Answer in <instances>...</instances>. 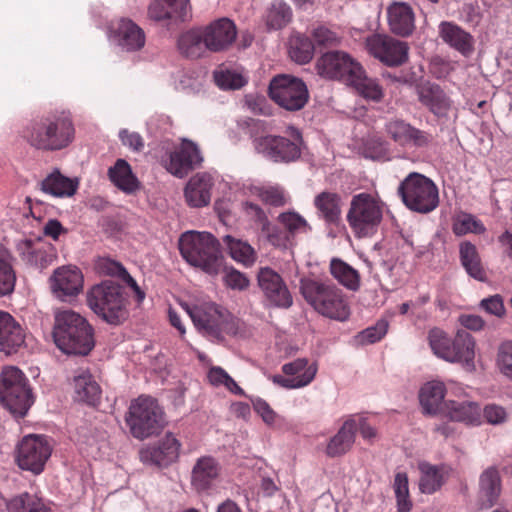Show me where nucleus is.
<instances>
[{"label":"nucleus","instance_id":"25","mask_svg":"<svg viewBox=\"0 0 512 512\" xmlns=\"http://www.w3.org/2000/svg\"><path fill=\"white\" fill-rule=\"evenodd\" d=\"M202 28L210 52L225 51L234 43L237 36L236 26L228 18L217 19Z\"/></svg>","mask_w":512,"mask_h":512},{"label":"nucleus","instance_id":"46","mask_svg":"<svg viewBox=\"0 0 512 512\" xmlns=\"http://www.w3.org/2000/svg\"><path fill=\"white\" fill-rule=\"evenodd\" d=\"M291 19V8L282 0L273 1L265 15V23L269 30L282 29Z\"/></svg>","mask_w":512,"mask_h":512},{"label":"nucleus","instance_id":"51","mask_svg":"<svg viewBox=\"0 0 512 512\" xmlns=\"http://www.w3.org/2000/svg\"><path fill=\"white\" fill-rule=\"evenodd\" d=\"M278 223L286 230L292 240L297 235L310 232L311 226L306 219L294 211L280 213L277 217Z\"/></svg>","mask_w":512,"mask_h":512},{"label":"nucleus","instance_id":"20","mask_svg":"<svg viewBox=\"0 0 512 512\" xmlns=\"http://www.w3.org/2000/svg\"><path fill=\"white\" fill-rule=\"evenodd\" d=\"M257 280L266 300L271 305L282 308L292 305L291 294L277 272L269 267H263L258 272Z\"/></svg>","mask_w":512,"mask_h":512},{"label":"nucleus","instance_id":"4","mask_svg":"<svg viewBox=\"0 0 512 512\" xmlns=\"http://www.w3.org/2000/svg\"><path fill=\"white\" fill-rule=\"evenodd\" d=\"M300 290L304 299L321 315L338 321L348 319L350 309L345 295L332 282L303 278Z\"/></svg>","mask_w":512,"mask_h":512},{"label":"nucleus","instance_id":"2","mask_svg":"<svg viewBox=\"0 0 512 512\" xmlns=\"http://www.w3.org/2000/svg\"><path fill=\"white\" fill-rule=\"evenodd\" d=\"M53 337L57 347L67 354L87 355L94 347L92 327L72 310L56 314Z\"/></svg>","mask_w":512,"mask_h":512},{"label":"nucleus","instance_id":"8","mask_svg":"<svg viewBox=\"0 0 512 512\" xmlns=\"http://www.w3.org/2000/svg\"><path fill=\"white\" fill-rule=\"evenodd\" d=\"M88 307L109 324H119L126 315L122 287L104 280L93 285L86 294Z\"/></svg>","mask_w":512,"mask_h":512},{"label":"nucleus","instance_id":"21","mask_svg":"<svg viewBox=\"0 0 512 512\" xmlns=\"http://www.w3.org/2000/svg\"><path fill=\"white\" fill-rule=\"evenodd\" d=\"M147 13L149 19L166 25L185 22L191 18L190 0H153Z\"/></svg>","mask_w":512,"mask_h":512},{"label":"nucleus","instance_id":"44","mask_svg":"<svg viewBox=\"0 0 512 512\" xmlns=\"http://www.w3.org/2000/svg\"><path fill=\"white\" fill-rule=\"evenodd\" d=\"M348 85L354 87L355 90L365 99L380 101L383 97V89L379 85L378 81L374 78L368 77L362 66L359 68V72L350 80Z\"/></svg>","mask_w":512,"mask_h":512},{"label":"nucleus","instance_id":"53","mask_svg":"<svg viewBox=\"0 0 512 512\" xmlns=\"http://www.w3.org/2000/svg\"><path fill=\"white\" fill-rule=\"evenodd\" d=\"M209 383L216 388H225L230 393L245 396L244 390L235 382V380L220 366H213L207 374Z\"/></svg>","mask_w":512,"mask_h":512},{"label":"nucleus","instance_id":"29","mask_svg":"<svg viewBox=\"0 0 512 512\" xmlns=\"http://www.w3.org/2000/svg\"><path fill=\"white\" fill-rule=\"evenodd\" d=\"M24 341L25 333L21 325L9 313L0 311V351L11 354Z\"/></svg>","mask_w":512,"mask_h":512},{"label":"nucleus","instance_id":"61","mask_svg":"<svg viewBox=\"0 0 512 512\" xmlns=\"http://www.w3.org/2000/svg\"><path fill=\"white\" fill-rule=\"evenodd\" d=\"M315 44L319 46H334L340 42V37L325 25H318L311 30Z\"/></svg>","mask_w":512,"mask_h":512},{"label":"nucleus","instance_id":"45","mask_svg":"<svg viewBox=\"0 0 512 512\" xmlns=\"http://www.w3.org/2000/svg\"><path fill=\"white\" fill-rule=\"evenodd\" d=\"M224 244L227 246L230 256L244 266H251L256 260V252L254 248L246 241L226 235L223 238Z\"/></svg>","mask_w":512,"mask_h":512},{"label":"nucleus","instance_id":"1","mask_svg":"<svg viewBox=\"0 0 512 512\" xmlns=\"http://www.w3.org/2000/svg\"><path fill=\"white\" fill-rule=\"evenodd\" d=\"M24 133L36 149L58 151L72 143L75 128L69 112L55 111L32 121Z\"/></svg>","mask_w":512,"mask_h":512},{"label":"nucleus","instance_id":"63","mask_svg":"<svg viewBox=\"0 0 512 512\" xmlns=\"http://www.w3.org/2000/svg\"><path fill=\"white\" fill-rule=\"evenodd\" d=\"M242 210L250 220L261 226V228L267 226L269 222L268 217L258 204L249 200L244 201L242 203Z\"/></svg>","mask_w":512,"mask_h":512},{"label":"nucleus","instance_id":"34","mask_svg":"<svg viewBox=\"0 0 512 512\" xmlns=\"http://www.w3.org/2000/svg\"><path fill=\"white\" fill-rule=\"evenodd\" d=\"M220 465L211 456H202L197 459L191 473V483L197 491L209 489L218 478Z\"/></svg>","mask_w":512,"mask_h":512},{"label":"nucleus","instance_id":"56","mask_svg":"<svg viewBox=\"0 0 512 512\" xmlns=\"http://www.w3.org/2000/svg\"><path fill=\"white\" fill-rule=\"evenodd\" d=\"M94 270L100 276L116 277L120 280L127 272L120 262L109 257H98L94 262Z\"/></svg>","mask_w":512,"mask_h":512},{"label":"nucleus","instance_id":"41","mask_svg":"<svg viewBox=\"0 0 512 512\" xmlns=\"http://www.w3.org/2000/svg\"><path fill=\"white\" fill-rule=\"evenodd\" d=\"M77 186V181L62 175L58 170H54L41 182L42 191L54 197H70L75 194Z\"/></svg>","mask_w":512,"mask_h":512},{"label":"nucleus","instance_id":"38","mask_svg":"<svg viewBox=\"0 0 512 512\" xmlns=\"http://www.w3.org/2000/svg\"><path fill=\"white\" fill-rule=\"evenodd\" d=\"M356 431L357 419L354 417L347 419L337 434L330 439L326 447L327 455L336 457L349 451L355 441Z\"/></svg>","mask_w":512,"mask_h":512},{"label":"nucleus","instance_id":"60","mask_svg":"<svg viewBox=\"0 0 512 512\" xmlns=\"http://www.w3.org/2000/svg\"><path fill=\"white\" fill-rule=\"evenodd\" d=\"M507 419V410L501 405L490 403L482 408V423L497 426L505 423Z\"/></svg>","mask_w":512,"mask_h":512},{"label":"nucleus","instance_id":"36","mask_svg":"<svg viewBox=\"0 0 512 512\" xmlns=\"http://www.w3.org/2000/svg\"><path fill=\"white\" fill-rule=\"evenodd\" d=\"M388 23L390 29L398 35L407 36L414 29V13L409 5L395 2L388 8Z\"/></svg>","mask_w":512,"mask_h":512},{"label":"nucleus","instance_id":"58","mask_svg":"<svg viewBox=\"0 0 512 512\" xmlns=\"http://www.w3.org/2000/svg\"><path fill=\"white\" fill-rule=\"evenodd\" d=\"M253 193L262 202L272 206H281L286 202L285 192L278 186L255 187Z\"/></svg>","mask_w":512,"mask_h":512},{"label":"nucleus","instance_id":"57","mask_svg":"<svg viewBox=\"0 0 512 512\" xmlns=\"http://www.w3.org/2000/svg\"><path fill=\"white\" fill-rule=\"evenodd\" d=\"M261 230L266 236L268 242L277 248L286 249L292 245L293 240L284 228L281 229L268 222L267 226H263Z\"/></svg>","mask_w":512,"mask_h":512},{"label":"nucleus","instance_id":"50","mask_svg":"<svg viewBox=\"0 0 512 512\" xmlns=\"http://www.w3.org/2000/svg\"><path fill=\"white\" fill-rule=\"evenodd\" d=\"M480 492L493 505L501 493V479L495 467H489L480 476Z\"/></svg>","mask_w":512,"mask_h":512},{"label":"nucleus","instance_id":"43","mask_svg":"<svg viewBox=\"0 0 512 512\" xmlns=\"http://www.w3.org/2000/svg\"><path fill=\"white\" fill-rule=\"evenodd\" d=\"M5 507L7 512H52L42 498L28 492L6 499Z\"/></svg>","mask_w":512,"mask_h":512},{"label":"nucleus","instance_id":"7","mask_svg":"<svg viewBox=\"0 0 512 512\" xmlns=\"http://www.w3.org/2000/svg\"><path fill=\"white\" fill-rule=\"evenodd\" d=\"M385 203L376 195L362 192L354 195L347 212V222L358 238L371 237L380 226Z\"/></svg>","mask_w":512,"mask_h":512},{"label":"nucleus","instance_id":"16","mask_svg":"<svg viewBox=\"0 0 512 512\" xmlns=\"http://www.w3.org/2000/svg\"><path fill=\"white\" fill-rule=\"evenodd\" d=\"M365 46L369 54L387 66H399L408 59V46L405 42L384 34L367 37Z\"/></svg>","mask_w":512,"mask_h":512},{"label":"nucleus","instance_id":"62","mask_svg":"<svg viewBox=\"0 0 512 512\" xmlns=\"http://www.w3.org/2000/svg\"><path fill=\"white\" fill-rule=\"evenodd\" d=\"M119 139L123 146L127 147L133 152H140L144 148L143 137L135 131L128 129H121L118 133Z\"/></svg>","mask_w":512,"mask_h":512},{"label":"nucleus","instance_id":"59","mask_svg":"<svg viewBox=\"0 0 512 512\" xmlns=\"http://www.w3.org/2000/svg\"><path fill=\"white\" fill-rule=\"evenodd\" d=\"M388 330V323L384 320L378 321L374 326L368 327L357 335L360 344H373L382 339Z\"/></svg>","mask_w":512,"mask_h":512},{"label":"nucleus","instance_id":"19","mask_svg":"<svg viewBox=\"0 0 512 512\" xmlns=\"http://www.w3.org/2000/svg\"><path fill=\"white\" fill-rule=\"evenodd\" d=\"M385 132L389 138L402 147L426 148L432 142L431 134L400 118L388 120L385 124Z\"/></svg>","mask_w":512,"mask_h":512},{"label":"nucleus","instance_id":"37","mask_svg":"<svg viewBox=\"0 0 512 512\" xmlns=\"http://www.w3.org/2000/svg\"><path fill=\"white\" fill-rule=\"evenodd\" d=\"M419 489L424 494H433L439 490L448 477V468L444 465L436 466L428 462H420Z\"/></svg>","mask_w":512,"mask_h":512},{"label":"nucleus","instance_id":"17","mask_svg":"<svg viewBox=\"0 0 512 512\" xmlns=\"http://www.w3.org/2000/svg\"><path fill=\"white\" fill-rule=\"evenodd\" d=\"M202 161L203 157L198 145L189 139L182 138L180 145L162 159V164L169 173L183 178Z\"/></svg>","mask_w":512,"mask_h":512},{"label":"nucleus","instance_id":"54","mask_svg":"<svg viewBox=\"0 0 512 512\" xmlns=\"http://www.w3.org/2000/svg\"><path fill=\"white\" fill-rule=\"evenodd\" d=\"M453 232L457 236L468 233L482 234L485 232V227L482 222L473 215L461 213L454 220Z\"/></svg>","mask_w":512,"mask_h":512},{"label":"nucleus","instance_id":"64","mask_svg":"<svg viewBox=\"0 0 512 512\" xmlns=\"http://www.w3.org/2000/svg\"><path fill=\"white\" fill-rule=\"evenodd\" d=\"M252 406L254 411L262 418L267 425H273L278 415L270 407V405L262 398L256 397L252 399Z\"/></svg>","mask_w":512,"mask_h":512},{"label":"nucleus","instance_id":"24","mask_svg":"<svg viewBox=\"0 0 512 512\" xmlns=\"http://www.w3.org/2000/svg\"><path fill=\"white\" fill-rule=\"evenodd\" d=\"M83 283L81 270L72 265L57 268L50 277L51 290L61 299L79 294L83 289Z\"/></svg>","mask_w":512,"mask_h":512},{"label":"nucleus","instance_id":"5","mask_svg":"<svg viewBox=\"0 0 512 512\" xmlns=\"http://www.w3.org/2000/svg\"><path fill=\"white\" fill-rule=\"evenodd\" d=\"M427 340L433 354L449 363H459L465 369L475 368V340L465 330H458L452 338L439 328L429 330Z\"/></svg>","mask_w":512,"mask_h":512},{"label":"nucleus","instance_id":"52","mask_svg":"<svg viewBox=\"0 0 512 512\" xmlns=\"http://www.w3.org/2000/svg\"><path fill=\"white\" fill-rule=\"evenodd\" d=\"M11 261L12 257L9 251L0 245V296L7 295L14 290L16 277Z\"/></svg>","mask_w":512,"mask_h":512},{"label":"nucleus","instance_id":"32","mask_svg":"<svg viewBox=\"0 0 512 512\" xmlns=\"http://www.w3.org/2000/svg\"><path fill=\"white\" fill-rule=\"evenodd\" d=\"M445 384L439 380H432L425 383L419 392V401L424 414L437 415L442 414V409L446 401Z\"/></svg>","mask_w":512,"mask_h":512},{"label":"nucleus","instance_id":"18","mask_svg":"<svg viewBox=\"0 0 512 512\" xmlns=\"http://www.w3.org/2000/svg\"><path fill=\"white\" fill-rule=\"evenodd\" d=\"M317 365L306 358H298L282 366L284 375H275L272 380L285 389H300L308 386L317 374Z\"/></svg>","mask_w":512,"mask_h":512},{"label":"nucleus","instance_id":"23","mask_svg":"<svg viewBox=\"0 0 512 512\" xmlns=\"http://www.w3.org/2000/svg\"><path fill=\"white\" fill-rule=\"evenodd\" d=\"M109 39L112 44L127 52L138 51L145 45L144 31L126 18L111 25Z\"/></svg>","mask_w":512,"mask_h":512},{"label":"nucleus","instance_id":"33","mask_svg":"<svg viewBox=\"0 0 512 512\" xmlns=\"http://www.w3.org/2000/svg\"><path fill=\"white\" fill-rule=\"evenodd\" d=\"M107 175L111 183L126 194H134L140 189V181L125 159H117L114 165L109 167Z\"/></svg>","mask_w":512,"mask_h":512},{"label":"nucleus","instance_id":"31","mask_svg":"<svg viewBox=\"0 0 512 512\" xmlns=\"http://www.w3.org/2000/svg\"><path fill=\"white\" fill-rule=\"evenodd\" d=\"M439 35L444 43L458 51L463 56H469L474 50L472 35L452 22H441Z\"/></svg>","mask_w":512,"mask_h":512},{"label":"nucleus","instance_id":"49","mask_svg":"<svg viewBox=\"0 0 512 512\" xmlns=\"http://www.w3.org/2000/svg\"><path fill=\"white\" fill-rule=\"evenodd\" d=\"M214 80L223 90H235L243 87L248 78L240 69L220 67L214 72Z\"/></svg>","mask_w":512,"mask_h":512},{"label":"nucleus","instance_id":"35","mask_svg":"<svg viewBox=\"0 0 512 512\" xmlns=\"http://www.w3.org/2000/svg\"><path fill=\"white\" fill-rule=\"evenodd\" d=\"M74 399L89 405H95L101 395V389L88 370L79 369L73 377Z\"/></svg>","mask_w":512,"mask_h":512},{"label":"nucleus","instance_id":"14","mask_svg":"<svg viewBox=\"0 0 512 512\" xmlns=\"http://www.w3.org/2000/svg\"><path fill=\"white\" fill-rule=\"evenodd\" d=\"M51 453L52 446L47 437L29 434L17 445L16 461L21 469L37 475L43 471Z\"/></svg>","mask_w":512,"mask_h":512},{"label":"nucleus","instance_id":"12","mask_svg":"<svg viewBox=\"0 0 512 512\" xmlns=\"http://www.w3.org/2000/svg\"><path fill=\"white\" fill-rule=\"evenodd\" d=\"M127 423L135 438L144 439L162 428L163 411L155 399L141 396L130 405Z\"/></svg>","mask_w":512,"mask_h":512},{"label":"nucleus","instance_id":"3","mask_svg":"<svg viewBox=\"0 0 512 512\" xmlns=\"http://www.w3.org/2000/svg\"><path fill=\"white\" fill-rule=\"evenodd\" d=\"M179 249L187 263L208 275H217L222 270L220 245L211 233L186 231L179 239Z\"/></svg>","mask_w":512,"mask_h":512},{"label":"nucleus","instance_id":"27","mask_svg":"<svg viewBox=\"0 0 512 512\" xmlns=\"http://www.w3.org/2000/svg\"><path fill=\"white\" fill-rule=\"evenodd\" d=\"M442 415L450 421L463 423L467 426H480L482 424V408L475 401H446Z\"/></svg>","mask_w":512,"mask_h":512},{"label":"nucleus","instance_id":"6","mask_svg":"<svg viewBox=\"0 0 512 512\" xmlns=\"http://www.w3.org/2000/svg\"><path fill=\"white\" fill-rule=\"evenodd\" d=\"M183 307L196 329L212 340L220 341L224 334L235 335L238 331V321L226 309L211 301L201 300Z\"/></svg>","mask_w":512,"mask_h":512},{"label":"nucleus","instance_id":"11","mask_svg":"<svg viewBox=\"0 0 512 512\" xmlns=\"http://www.w3.org/2000/svg\"><path fill=\"white\" fill-rule=\"evenodd\" d=\"M403 203L412 211L429 213L439 204V193L436 184L428 177L410 173L398 188Z\"/></svg>","mask_w":512,"mask_h":512},{"label":"nucleus","instance_id":"22","mask_svg":"<svg viewBox=\"0 0 512 512\" xmlns=\"http://www.w3.org/2000/svg\"><path fill=\"white\" fill-rule=\"evenodd\" d=\"M181 444L172 433H166L156 445L144 447L140 459L145 464L165 467L175 462L180 453Z\"/></svg>","mask_w":512,"mask_h":512},{"label":"nucleus","instance_id":"15","mask_svg":"<svg viewBox=\"0 0 512 512\" xmlns=\"http://www.w3.org/2000/svg\"><path fill=\"white\" fill-rule=\"evenodd\" d=\"M361 64L344 51H330L323 54L316 64L320 76L339 80L348 85L353 76L359 72Z\"/></svg>","mask_w":512,"mask_h":512},{"label":"nucleus","instance_id":"26","mask_svg":"<svg viewBox=\"0 0 512 512\" xmlns=\"http://www.w3.org/2000/svg\"><path fill=\"white\" fill-rule=\"evenodd\" d=\"M214 177L208 172H200L192 176L184 188L186 203L193 208L207 206L211 201Z\"/></svg>","mask_w":512,"mask_h":512},{"label":"nucleus","instance_id":"10","mask_svg":"<svg viewBox=\"0 0 512 512\" xmlns=\"http://www.w3.org/2000/svg\"><path fill=\"white\" fill-rule=\"evenodd\" d=\"M287 136L265 135L256 137L253 146L257 153L275 163H289L300 158L303 139L301 132L291 126L286 130Z\"/></svg>","mask_w":512,"mask_h":512},{"label":"nucleus","instance_id":"28","mask_svg":"<svg viewBox=\"0 0 512 512\" xmlns=\"http://www.w3.org/2000/svg\"><path fill=\"white\" fill-rule=\"evenodd\" d=\"M420 103L437 117H446L452 108V101L444 90L434 83H423L417 88Z\"/></svg>","mask_w":512,"mask_h":512},{"label":"nucleus","instance_id":"47","mask_svg":"<svg viewBox=\"0 0 512 512\" xmlns=\"http://www.w3.org/2000/svg\"><path fill=\"white\" fill-rule=\"evenodd\" d=\"M314 54L312 41L299 33H295L289 40V55L291 59L299 64L308 63Z\"/></svg>","mask_w":512,"mask_h":512},{"label":"nucleus","instance_id":"39","mask_svg":"<svg viewBox=\"0 0 512 512\" xmlns=\"http://www.w3.org/2000/svg\"><path fill=\"white\" fill-rule=\"evenodd\" d=\"M341 204V197L334 192L324 191L314 198L317 215L326 223H336L340 219Z\"/></svg>","mask_w":512,"mask_h":512},{"label":"nucleus","instance_id":"55","mask_svg":"<svg viewBox=\"0 0 512 512\" xmlns=\"http://www.w3.org/2000/svg\"><path fill=\"white\" fill-rule=\"evenodd\" d=\"M496 367L501 375L512 381V340H506L499 344Z\"/></svg>","mask_w":512,"mask_h":512},{"label":"nucleus","instance_id":"42","mask_svg":"<svg viewBox=\"0 0 512 512\" xmlns=\"http://www.w3.org/2000/svg\"><path fill=\"white\" fill-rule=\"evenodd\" d=\"M203 28L190 29L178 39V48L182 54L190 58H198L208 51Z\"/></svg>","mask_w":512,"mask_h":512},{"label":"nucleus","instance_id":"13","mask_svg":"<svg viewBox=\"0 0 512 512\" xmlns=\"http://www.w3.org/2000/svg\"><path fill=\"white\" fill-rule=\"evenodd\" d=\"M269 96L281 108L298 111L306 105L309 93L306 84L300 78L280 74L270 81Z\"/></svg>","mask_w":512,"mask_h":512},{"label":"nucleus","instance_id":"40","mask_svg":"<svg viewBox=\"0 0 512 512\" xmlns=\"http://www.w3.org/2000/svg\"><path fill=\"white\" fill-rule=\"evenodd\" d=\"M460 261L467 274L478 281H485L487 274L482 264L477 248L471 242L465 241L459 247Z\"/></svg>","mask_w":512,"mask_h":512},{"label":"nucleus","instance_id":"48","mask_svg":"<svg viewBox=\"0 0 512 512\" xmlns=\"http://www.w3.org/2000/svg\"><path fill=\"white\" fill-rule=\"evenodd\" d=\"M332 276L343 286L350 290L359 288L360 279L358 272L340 259H332L330 263Z\"/></svg>","mask_w":512,"mask_h":512},{"label":"nucleus","instance_id":"30","mask_svg":"<svg viewBox=\"0 0 512 512\" xmlns=\"http://www.w3.org/2000/svg\"><path fill=\"white\" fill-rule=\"evenodd\" d=\"M16 250L26 264L38 269L47 267L53 261V254L40 239H21L16 244Z\"/></svg>","mask_w":512,"mask_h":512},{"label":"nucleus","instance_id":"9","mask_svg":"<svg viewBox=\"0 0 512 512\" xmlns=\"http://www.w3.org/2000/svg\"><path fill=\"white\" fill-rule=\"evenodd\" d=\"M0 401L15 416L23 417L33 403L31 389L24 373L15 366L0 372Z\"/></svg>","mask_w":512,"mask_h":512}]
</instances>
